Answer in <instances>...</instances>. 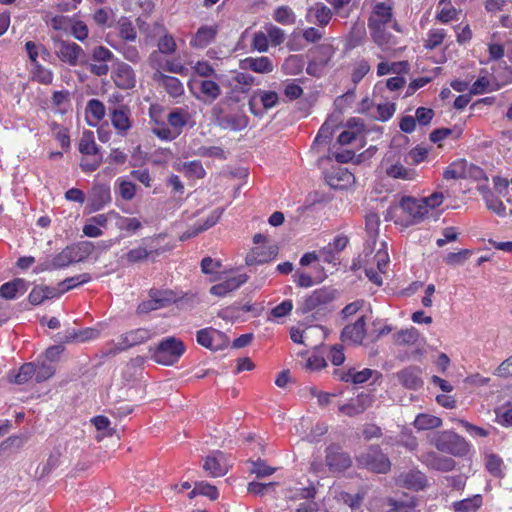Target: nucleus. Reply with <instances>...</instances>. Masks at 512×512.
I'll return each mask as SVG.
<instances>
[{
    "label": "nucleus",
    "instance_id": "20",
    "mask_svg": "<svg viewBox=\"0 0 512 512\" xmlns=\"http://www.w3.org/2000/svg\"><path fill=\"white\" fill-rule=\"evenodd\" d=\"M240 67L260 74H268L274 70L272 60L266 56L247 57L241 60Z\"/></svg>",
    "mask_w": 512,
    "mask_h": 512
},
{
    "label": "nucleus",
    "instance_id": "22",
    "mask_svg": "<svg viewBox=\"0 0 512 512\" xmlns=\"http://www.w3.org/2000/svg\"><path fill=\"white\" fill-rule=\"evenodd\" d=\"M332 17V11L323 3H316L307 10L306 20L309 23L326 26Z\"/></svg>",
    "mask_w": 512,
    "mask_h": 512
},
{
    "label": "nucleus",
    "instance_id": "40",
    "mask_svg": "<svg viewBox=\"0 0 512 512\" xmlns=\"http://www.w3.org/2000/svg\"><path fill=\"white\" fill-rule=\"evenodd\" d=\"M419 333L414 327L402 329L393 335L396 345H413L418 341Z\"/></svg>",
    "mask_w": 512,
    "mask_h": 512
},
{
    "label": "nucleus",
    "instance_id": "12",
    "mask_svg": "<svg viewBox=\"0 0 512 512\" xmlns=\"http://www.w3.org/2000/svg\"><path fill=\"white\" fill-rule=\"evenodd\" d=\"M334 298V293L328 288L314 290L302 302L300 310L302 313H308L317 307L327 304Z\"/></svg>",
    "mask_w": 512,
    "mask_h": 512
},
{
    "label": "nucleus",
    "instance_id": "60",
    "mask_svg": "<svg viewBox=\"0 0 512 512\" xmlns=\"http://www.w3.org/2000/svg\"><path fill=\"white\" fill-rule=\"evenodd\" d=\"M152 253V250H148L145 247H137L134 249H131L127 254L126 258L131 263H136L139 261H143L149 257V255Z\"/></svg>",
    "mask_w": 512,
    "mask_h": 512
},
{
    "label": "nucleus",
    "instance_id": "14",
    "mask_svg": "<svg viewBox=\"0 0 512 512\" xmlns=\"http://www.w3.org/2000/svg\"><path fill=\"white\" fill-rule=\"evenodd\" d=\"M203 469L211 477H221L228 472L229 465L222 452H215L206 457Z\"/></svg>",
    "mask_w": 512,
    "mask_h": 512
},
{
    "label": "nucleus",
    "instance_id": "42",
    "mask_svg": "<svg viewBox=\"0 0 512 512\" xmlns=\"http://www.w3.org/2000/svg\"><path fill=\"white\" fill-rule=\"evenodd\" d=\"M196 495H203L211 500H216L219 496L218 490L215 486L207 482H197L194 489L190 492L189 497L193 498Z\"/></svg>",
    "mask_w": 512,
    "mask_h": 512
},
{
    "label": "nucleus",
    "instance_id": "18",
    "mask_svg": "<svg viewBox=\"0 0 512 512\" xmlns=\"http://www.w3.org/2000/svg\"><path fill=\"white\" fill-rule=\"evenodd\" d=\"M245 274H239L237 276L228 277L218 284L213 285L210 288V293L218 297H224L230 292L238 289L247 281Z\"/></svg>",
    "mask_w": 512,
    "mask_h": 512
},
{
    "label": "nucleus",
    "instance_id": "2",
    "mask_svg": "<svg viewBox=\"0 0 512 512\" xmlns=\"http://www.w3.org/2000/svg\"><path fill=\"white\" fill-rule=\"evenodd\" d=\"M431 442L439 451L453 456H464L469 451L466 440L453 431L439 432L433 436Z\"/></svg>",
    "mask_w": 512,
    "mask_h": 512
},
{
    "label": "nucleus",
    "instance_id": "58",
    "mask_svg": "<svg viewBox=\"0 0 512 512\" xmlns=\"http://www.w3.org/2000/svg\"><path fill=\"white\" fill-rule=\"evenodd\" d=\"M93 158L90 159L89 156L83 157L80 162V167L84 172H93L99 168L102 163V155H92Z\"/></svg>",
    "mask_w": 512,
    "mask_h": 512
},
{
    "label": "nucleus",
    "instance_id": "21",
    "mask_svg": "<svg viewBox=\"0 0 512 512\" xmlns=\"http://www.w3.org/2000/svg\"><path fill=\"white\" fill-rule=\"evenodd\" d=\"M256 99H259L265 110L274 108L279 102V96L275 91L257 89L248 102L250 111L254 114H257L254 110Z\"/></svg>",
    "mask_w": 512,
    "mask_h": 512
},
{
    "label": "nucleus",
    "instance_id": "62",
    "mask_svg": "<svg viewBox=\"0 0 512 512\" xmlns=\"http://www.w3.org/2000/svg\"><path fill=\"white\" fill-rule=\"evenodd\" d=\"M456 421L473 437H487L489 435L488 430L473 425L468 421L462 419H457Z\"/></svg>",
    "mask_w": 512,
    "mask_h": 512
},
{
    "label": "nucleus",
    "instance_id": "37",
    "mask_svg": "<svg viewBox=\"0 0 512 512\" xmlns=\"http://www.w3.org/2000/svg\"><path fill=\"white\" fill-rule=\"evenodd\" d=\"M57 295L58 293L54 288H50L47 286H37L32 289L28 296V299L31 304L39 305L44 300L53 298Z\"/></svg>",
    "mask_w": 512,
    "mask_h": 512
},
{
    "label": "nucleus",
    "instance_id": "13",
    "mask_svg": "<svg viewBox=\"0 0 512 512\" xmlns=\"http://www.w3.org/2000/svg\"><path fill=\"white\" fill-rule=\"evenodd\" d=\"M113 53L104 46H97L91 54L92 61H102V64H90V72L96 76H105L109 72L108 62L113 59Z\"/></svg>",
    "mask_w": 512,
    "mask_h": 512
},
{
    "label": "nucleus",
    "instance_id": "59",
    "mask_svg": "<svg viewBox=\"0 0 512 512\" xmlns=\"http://www.w3.org/2000/svg\"><path fill=\"white\" fill-rule=\"evenodd\" d=\"M152 133L161 140L170 141L179 135V131H174L165 125H157L152 128Z\"/></svg>",
    "mask_w": 512,
    "mask_h": 512
},
{
    "label": "nucleus",
    "instance_id": "39",
    "mask_svg": "<svg viewBox=\"0 0 512 512\" xmlns=\"http://www.w3.org/2000/svg\"><path fill=\"white\" fill-rule=\"evenodd\" d=\"M35 372L36 365L34 363H25L17 373L11 372L9 374V381L16 384H24L35 375Z\"/></svg>",
    "mask_w": 512,
    "mask_h": 512
},
{
    "label": "nucleus",
    "instance_id": "32",
    "mask_svg": "<svg viewBox=\"0 0 512 512\" xmlns=\"http://www.w3.org/2000/svg\"><path fill=\"white\" fill-rule=\"evenodd\" d=\"M99 337V331L95 328H85L82 330L67 331L62 338L65 342H87Z\"/></svg>",
    "mask_w": 512,
    "mask_h": 512
},
{
    "label": "nucleus",
    "instance_id": "6",
    "mask_svg": "<svg viewBox=\"0 0 512 512\" xmlns=\"http://www.w3.org/2000/svg\"><path fill=\"white\" fill-rule=\"evenodd\" d=\"M359 465L376 473H386L390 470L391 463L385 454L377 447H371L365 453L358 456Z\"/></svg>",
    "mask_w": 512,
    "mask_h": 512
},
{
    "label": "nucleus",
    "instance_id": "9",
    "mask_svg": "<svg viewBox=\"0 0 512 512\" xmlns=\"http://www.w3.org/2000/svg\"><path fill=\"white\" fill-rule=\"evenodd\" d=\"M151 338V332L144 328L131 330L122 334L114 343V352L127 350L135 345L142 344Z\"/></svg>",
    "mask_w": 512,
    "mask_h": 512
},
{
    "label": "nucleus",
    "instance_id": "41",
    "mask_svg": "<svg viewBox=\"0 0 512 512\" xmlns=\"http://www.w3.org/2000/svg\"><path fill=\"white\" fill-rule=\"evenodd\" d=\"M373 374H378L377 371L365 368L361 371H355L350 369L346 374H344L341 379L346 382H352L354 384H362L369 380Z\"/></svg>",
    "mask_w": 512,
    "mask_h": 512
},
{
    "label": "nucleus",
    "instance_id": "51",
    "mask_svg": "<svg viewBox=\"0 0 512 512\" xmlns=\"http://www.w3.org/2000/svg\"><path fill=\"white\" fill-rule=\"evenodd\" d=\"M388 176L396 179L411 180L414 178L415 172L411 169L405 168L401 164H393L386 169Z\"/></svg>",
    "mask_w": 512,
    "mask_h": 512
},
{
    "label": "nucleus",
    "instance_id": "61",
    "mask_svg": "<svg viewBox=\"0 0 512 512\" xmlns=\"http://www.w3.org/2000/svg\"><path fill=\"white\" fill-rule=\"evenodd\" d=\"M158 49L159 52L163 54L174 53L176 50V42L174 38L169 34H165L158 42Z\"/></svg>",
    "mask_w": 512,
    "mask_h": 512
},
{
    "label": "nucleus",
    "instance_id": "4",
    "mask_svg": "<svg viewBox=\"0 0 512 512\" xmlns=\"http://www.w3.org/2000/svg\"><path fill=\"white\" fill-rule=\"evenodd\" d=\"M52 40L55 55L60 61L73 67L84 63L85 52L81 46L58 37H54Z\"/></svg>",
    "mask_w": 512,
    "mask_h": 512
},
{
    "label": "nucleus",
    "instance_id": "56",
    "mask_svg": "<svg viewBox=\"0 0 512 512\" xmlns=\"http://www.w3.org/2000/svg\"><path fill=\"white\" fill-rule=\"evenodd\" d=\"M422 203L425 205L426 213L428 214L431 209L439 207L444 200L442 192H434L428 197L420 198Z\"/></svg>",
    "mask_w": 512,
    "mask_h": 512
},
{
    "label": "nucleus",
    "instance_id": "49",
    "mask_svg": "<svg viewBox=\"0 0 512 512\" xmlns=\"http://www.w3.org/2000/svg\"><path fill=\"white\" fill-rule=\"evenodd\" d=\"M91 280V277L87 273L79 274L70 278L65 279L59 284L60 293H64L69 291L72 288H75L81 284L88 283Z\"/></svg>",
    "mask_w": 512,
    "mask_h": 512
},
{
    "label": "nucleus",
    "instance_id": "5",
    "mask_svg": "<svg viewBox=\"0 0 512 512\" xmlns=\"http://www.w3.org/2000/svg\"><path fill=\"white\" fill-rule=\"evenodd\" d=\"M397 208H400L406 214V225H414L421 222L426 216L425 205L421 199L410 196H403L398 206H391L388 214L392 215Z\"/></svg>",
    "mask_w": 512,
    "mask_h": 512
},
{
    "label": "nucleus",
    "instance_id": "36",
    "mask_svg": "<svg viewBox=\"0 0 512 512\" xmlns=\"http://www.w3.org/2000/svg\"><path fill=\"white\" fill-rule=\"evenodd\" d=\"M158 78L161 80L162 85L170 96L176 98L184 93L183 84L178 78L161 73H159Z\"/></svg>",
    "mask_w": 512,
    "mask_h": 512
},
{
    "label": "nucleus",
    "instance_id": "16",
    "mask_svg": "<svg viewBox=\"0 0 512 512\" xmlns=\"http://www.w3.org/2000/svg\"><path fill=\"white\" fill-rule=\"evenodd\" d=\"M373 398L370 394L361 393L356 398L351 399L347 404L341 405L339 411L349 417L363 413L371 406Z\"/></svg>",
    "mask_w": 512,
    "mask_h": 512
},
{
    "label": "nucleus",
    "instance_id": "28",
    "mask_svg": "<svg viewBox=\"0 0 512 512\" xmlns=\"http://www.w3.org/2000/svg\"><path fill=\"white\" fill-rule=\"evenodd\" d=\"M106 109L104 104L98 99H91L86 106V119L91 127H96L105 117Z\"/></svg>",
    "mask_w": 512,
    "mask_h": 512
},
{
    "label": "nucleus",
    "instance_id": "35",
    "mask_svg": "<svg viewBox=\"0 0 512 512\" xmlns=\"http://www.w3.org/2000/svg\"><path fill=\"white\" fill-rule=\"evenodd\" d=\"M79 151L85 156L99 154V147L95 142L92 131H84L79 141Z\"/></svg>",
    "mask_w": 512,
    "mask_h": 512
},
{
    "label": "nucleus",
    "instance_id": "44",
    "mask_svg": "<svg viewBox=\"0 0 512 512\" xmlns=\"http://www.w3.org/2000/svg\"><path fill=\"white\" fill-rule=\"evenodd\" d=\"M334 500L338 505H346L352 512H355L361 505L362 497L358 494L350 495L346 492H340L334 497Z\"/></svg>",
    "mask_w": 512,
    "mask_h": 512
},
{
    "label": "nucleus",
    "instance_id": "63",
    "mask_svg": "<svg viewBox=\"0 0 512 512\" xmlns=\"http://www.w3.org/2000/svg\"><path fill=\"white\" fill-rule=\"evenodd\" d=\"M269 43L266 33L257 32L254 34L252 45L258 52H266L269 48Z\"/></svg>",
    "mask_w": 512,
    "mask_h": 512
},
{
    "label": "nucleus",
    "instance_id": "54",
    "mask_svg": "<svg viewBox=\"0 0 512 512\" xmlns=\"http://www.w3.org/2000/svg\"><path fill=\"white\" fill-rule=\"evenodd\" d=\"M167 120L173 130L179 131L180 134L181 129L187 124V114L181 111H172L169 113Z\"/></svg>",
    "mask_w": 512,
    "mask_h": 512
},
{
    "label": "nucleus",
    "instance_id": "64",
    "mask_svg": "<svg viewBox=\"0 0 512 512\" xmlns=\"http://www.w3.org/2000/svg\"><path fill=\"white\" fill-rule=\"evenodd\" d=\"M494 375L501 378L512 377V355L500 363L494 371Z\"/></svg>",
    "mask_w": 512,
    "mask_h": 512
},
{
    "label": "nucleus",
    "instance_id": "23",
    "mask_svg": "<svg viewBox=\"0 0 512 512\" xmlns=\"http://www.w3.org/2000/svg\"><path fill=\"white\" fill-rule=\"evenodd\" d=\"M28 290V283L22 278H16L0 286V296L7 300L15 299Z\"/></svg>",
    "mask_w": 512,
    "mask_h": 512
},
{
    "label": "nucleus",
    "instance_id": "19",
    "mask_svg": "<svg viewBox=\"0 0 512 512\" xmlns=\"http://www.w3.org/2000/svg\"><path fill=\"white\" fill-rule=\"evenodd\" d=\"M366 335L365 319L360 317L355 323L344 327L341 333L343 342H350L353 344H361Z\"/></svg>",
    "mask_w": 512,
    "mask_h": 512
},
{
    "label": "nucleus",
    "instance_id": "3",
    "mask_svg": "<svg viewBox=\"0 0 512 512\" xmlns=\"http://www.w3.org/2000/svg\"><path fill=\"white\" fill-rule=\"evenodd\" d=\"M185 351L182 341L175 337H168L162 340L152 354L155 362L170 366L176 363Z\"/></svg>",
    "mask_w": 512,
    "mask_h": 512
},
{
    "label": "nucleus",
    "instance_id": "38",
    "mask_svg": "<svg viewBox=\"0 0 512 512\" xmlns=\"http://www.w3.org/2000/svg\"><path fill=\"white\" fill-rule=\"evenodd\" d=\"M442 425V420L431 414L421 413L416 416L414 426L418 430H429Z\"/></svg>",
    "mask_w": 512,
    "mask_h": 512
},
{
    "label": "nucleus",
    "instance_id": "48",
    "mask_svg": "<svg viewBox=\"0 0 512 512\" xmlns=\"http://www.w3.org/2000/svg\"><path fill=\"white\" fill-rule=\"evenodd\" d=\"M117 26H118L119 34L122 39H124L126 41H134L136 39V37H137L136 30H135L132 22L128 18L121 17L118 20Z\"/></svg>",
    "mask_w": 512,
    "mask_h": 512
},
{
    "label": "nucleus",
    "instance_id": "17",
    "mask_svg": "<svg viewBox=\"0 0 512 512\" xmlns=\"http://www.w3.org/2000/svg\"><path fill=\"white\" fill-rule=\"evenodd\" d=\"M421 373L419 367L409 366L397 372L395 377L405 388L417 390L423 385Z\"/></svg>",
    "mask_w": 512,
    "mask_h": 512
},
{
    "label": "nucleus",
    "instance_id": "11",
    "mask_svg": "<svg viewBox=\"0 0 512 512\" xmlns=\"http://www.w3.org/2000/svg\"><path fill=\"white\" fill-rule=\"evenodd\" d=\"M111 202L110 188L104 184H95L90 192L87 209L89 213L103 209Z\"/></svg>",
    "mask_w": 512,
    "mask_h": 512
},
{
    "label": "nucleus",
    "instance_id": "15",
    "mask_svg": "<svg viewBox=\"0 0 512 512\" xmlns=\"http://www.w3.org/2000/svg\"><path fill=\"white\" fill-rule=\"evenodd\" d=\"M112 78L115 84L121 89H132L136 84V76L133 68L124 62L117 64Z\"/></svg>",
    "mask_w": 512,
    "mask_h": 512
},
{
    "label": "nucleus",
    "instance_id": "33",
    "mask_svg": "<svg viewBox=\"0 0 512 512\" xmlns=\"http://www.w3.org/2000/svg\"><path fill=\"white\" fill-rule=\"evenodd\" d=\"M175 169L183 172L186 177L191 179H202L205 177L206 172L200 161H190L178 163Z\"/></svg>",
    "mask_w": 512,
    "mask_h": 512
},
{
    "label": "nucleus",
    "instance_id": "52",
    "mask_svg": "<svg viewBox=\"0 0 512 512\" xmlns=\"http://www.w3.org/2000/svg\"><path fill=\"white\" fill-rule=\"evenodd\" d=\"M487 470L496 477L503 475L504 464L502 459L495 454H490L486 457Z\"/></svg>",
    "mask_w": 512,
    "mask_h": 512
},
{
    "label": "nucleus",
    "instance_id": "47",
    "mask_svg": "<svg viewBox=\"0 0 512 512\" xmlns=\"http://www.w3.org/2000/svg\"><path fill=\"white\" fill-rule=\"evenodd\" d=\"M117 191L120 197L126 201L132 200L136 195V185L128 180L123 178H118L116 180Z\"/></svg>",
    "mask_w": 512,
    "mask_h": 512
},
{
    "label": "nucleus",
    "instance_id": "26",
    "mask_svg": "<svg viewBox=\"0 0 512 512\" xmlns=\"http://www.w3.org/2000/svg\"><path fill=\"white\" fill-rule=\"evenodd\" d=\"M249 124L248 117L243 112L228 114L220 118L219 125L223 129L241 131Z\"/></svg>",
    "mask_w": 512,
    "mask_h": 512
},
{
    "label": "nucleus",
    "instance_id": "46",
    "mask_svg": "<svg viewBox=\"0 0 512 512\" xmlns=\"http://www.w3.org/2000/svg\"><path fill=\"white\" fill-rule=\"evenodd\" d=\"M273 18L276 22L282 25H293L296 21V15L294 11L288 6L278 7L274 11Z\"/></svg>",
    "mask_w": 512,
    "mask_h": 512
},
{
    "label": "nucleus",
    "instance_id": "27",
    "mask_svg": "<svg viewBox=\"0 0 512 512\" xmlns=\"http://www.w3.org/2000/svg\"><path fill=\"white\" fill-rule=\"evenodd\" d=\"M326 463L331 471L342 472L351 466V459L344 452L330 450L326 456Z\"/></svg>",
    "mask_w": 512,
    "mask_h": 512
},
{
    "label": "nucleus",
    "instance_id": "55",
    "mask_svg": "<svg viewBox=\"0 0 512 512\" xmlns=\"http://www.w3.org/2000/svg\"><path fill=\"white\" fill-rule=\"evenodd\" d=\"M446 36V32L444 29H432L428 33V37L426 40L425 47L429 49H434L435 47L442 44L444 38Z\"/></svg>",
    "mask_w": 512,
    "mask_h": 512
},
{
    "label": "nucleus",
    "instance_id": "24",
    "mask_svg": "<svg viewBox=\"0 0 512 512\" xmlns=\"http://www.w3.org/2000/svg\"><path fill=\"white\" fill-rule=\"evenodd\" d=\"M218 33V26H201L190 41V45L195 48H205L214 41Z\"/></svg>",
    "mask_w": 512,
    "mask_h": 512
},
{
    "label": "nucleus",
    "instance_id": "10",
    "mask_svg": "<svg viewBox=\"0 0 512 512\" xmlns=\"http://www.w3.org/2000/svg\"><path fill=\"white\" fill-rule=\"evenodd\" d=\"M174 301H175V296L171 291L151 290L150 299L143 301L138 306V311L140 313H147L152 310H157V309L166 307Z\"/></svg>",
    "mask_w": 512,
    "mask_h": 512
},
{
    "label": "nucleus",
    "instance_id": "31",
    "mask_svg": "<svg viewBox=\"0 0 512 512\" xmlns=\"http://www.w3.org/2000/svg\"><path fill=\"white\" fill-rule=\"evenodd\" d=\"M109 215L116 220V227L120 230L136 232L142 228L140 219L136 217H125L114 210L109 211Z\"/></svg>",
    "mask_w": 512,
    "mask_h": 512
},
{
    "label": "nucleus",
    "instance_id": "53",
    "mask_svg": "<svg viewBox=\"0 0 512 512\" xmlns=\"http://www.w3.org/2000/svg\"><path fill=\"white\" fill-rule=\"evenodd\" d=\"M486 206L489 210L493 211L499 216H505L506 215V207L504 206L503 202L499 200L497 197H495L491 193H487L484 196Z\"/></svg>",
    "mask_w": 512,
    "mask_h": 512
},
{
    "label": "nucleus",
    "instance_id": "30",
    "mask_svg": "<svg viewBox=\"0 0 512 512\" xmlns=\"http://www.w3.org/2000/svg\"><path fill=\"white\" fill-rule=\"evenodd\" d=\"M398 481L409 489L420 490L426 486V476L420 471H410L399 476Z\"/></svg>",
    "mask_w": 512,
    "mask_h": 512
},
{
    "label": "nucleus",
    "instance_id": "25",
    "mask_svg": "<svg viewBox=\"0 0 512 512\" xmlns=\"http://www.w3.org/2000/svg\"><path fill=\"white\" fill-rule=\"evenodd\" d=\"M423 462L430 468L438 471L448 472L454 469L455 461L447 456L430 452L423 455Z\"/></svg>",
    "mask_w": 512,
    "mask_h": 512
},
{
    "label": "nucleus",
    "instance_id": "7",
    "mask_svg": "<svg viewBox=\"0 0 512 512\" xmlns=\"http://www.w3.org/2000/svg\"><path fill=\"white\" fill-rule=\"evenodd\" d=\"M196 340L201 346L213 351L223 350L229 344L226 334L212 327L197 331Z\"/></svg>",
    "mask_w": 512,
    "mask_h": 512
},
{
    "label": "nucleus",
    "instance_id": "29",
    "mask_svg": "<svg viewBox=\"0 0 512 512\" xmlns=\"http://www.w3.org/2000/svg\"><path fill=\"white\" fill-rule=\"evenodd\" d=\"M320 56L310 62L307 66V73L312 76H319L327 65L333 51L330 46H322L318 49Z\"/></svg>",
    "mask_w": 512,
    "mask_h": 512
},
{
    "label": "nucleus",
    "instance_id": "34",
    "mask_svg": "<svg viewBox=\"0 0 512 512\" xmlns=\"http://www.w3.org/2000/svg\"><path fill=\"white\" fill-rule=\"evenodd\" d=\"M483 504L480 494L452 503L454 512H477Z\"/></svg>",
    "mask_w": 512,
    "mask_h": 512
},
{
    "label": "nucleus",
    "instance_id": "50",
    "mask_svg": "<svg viewBox=\"0 0 512 512\" xmlns=\"http://www.w3.org/2000/svg\"><path fill=\"white\" fill-rule=\"evenodd\" d=\"M33 80L43 84V85H49L52 83L54 74L52 70L44 67L41 64H36L33 67Z\"/></svg>",
    "mask_w": 512,
    "mask_h": 512
},
{
    "label": "nucleus",
    "instance_id": "1",
    "mask_svg": "<svg viewBox=\"0 0 512 512\" xmlns=\"http://www.w3.org/2000/svg\"><path fill=\"white\" fill-rule=\"evenodd\" d=\"M367 25L372 41L382 51H389L397 44L396 37L389 31L390 28L400 31L390 0L372 4Z\"/></svg>",
    "mask_w": 512,
    "mask_h": 512
},
{
    "label": "nucleus",
    "instance_id": "8",
    "mask_svg": "<svg viewBox=\"0 0 512 512\" xmlns=\"http://www.w3.org/2000/svg\"><path fill=\"white\" fill-rule=\"evenodd\" d=\"M109 118L113 128L121 137L128 135L132 128V119L130 109L125 105H120L109 110Z\"/></svg>",
    "mask_w": 512,
    "mask_h": 512
},
{
    "label": "nucleus",
    "instance_id": "57",
    "mask_svg": "<svg viewBox=\"0 0 512 512\" xmlns=\"http://www.w3.org/2000/svg\"><path fill=\"white\" fill-rule=\"evenodd\" d=\"M193 155L202 156V157H216V158H224V151L222 148L217 146H201L197 150L192 152Z\"/></svg>",
    "mask_w": 512,
    "mask_h": 512
},
{
    "label": "nucleus",
    "instance_id": "45",
    "mask_svg": "<svg viewBox=\"0 0 512 512\" xmlns=\"http://www.w3.org/2000/svg\"><path fill=\"white\" fill-rule=\"evenodd\" d=\"M76 261L75 248L67 247L52 260V265L57 268H63L68 266L70 263Z\"/></svg>",
    "mask_w": 512,
    "mask_h": 512
},
{
    "label": "nucleus",
    "instance_id": "43",
    "mask_svg": "<svg viewBox=\"0 0 512 512\" xmlns=\"http://www.w3.org/2000/svg\"><path fill=\"white\" fill-rule=\"evenodd\" d=\"M199 86L201 93L209 100L217 99L221 94L220 86L211 80H201L196 82Z\"/></svg>",
    "mask_w": 512,
    "mask_h": 512
}]
</instances>
